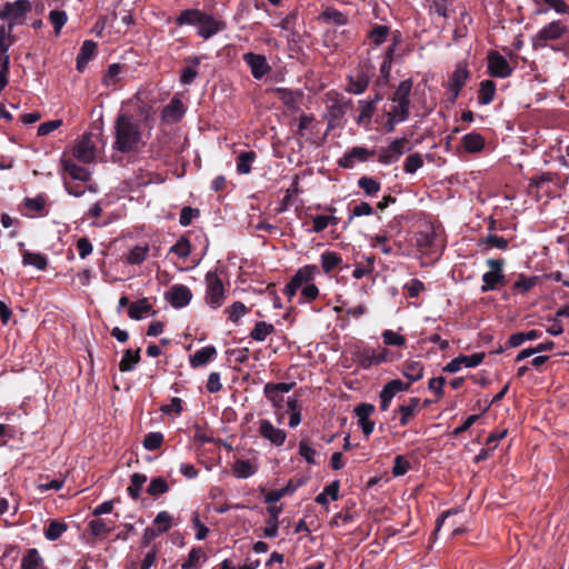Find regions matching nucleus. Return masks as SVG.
Segmentation results:
<instances>
[{"label":"nucleus","instance_id":"60","mask_svg":"<svg viewBox=\"0 0 569 569\" xmlns=\"http://www.w3.org/2000/svg\"><path fill=\"white\" fill-rule=\"evenodd\" d=\"M226 312L229 315L228 319L232 322H237L242 316L249 312V308L241 301H234Z\"/></svg>","mask_w":569,"mask_h":569},{"label":"nucleus","instance_id":"56","mask_svg":"<svg viewBox=\"0 0 569 569\" xmlns=\"http://www.w3.org/2000/svg\"><path fill=\"white\" fill-rule=\"evenodd\" d=\"M201 558H206V555L201 547H193L188 555V559L181 565L182 569H194L197 568Z\"/></svg>","mask_w":569,"mask_h":569},{"label":"nucleus","instance_id":"63","mask_svg":"<svg viewBox=\"0 0 569 569\" xmlns=\"http://www.w3.org/2000/svg\"><path fill=\"white\" fill-rule=\"evenodd\" d=\"M507 69L508 62L502 56L491 53L488 57V71H508Z\"/></svg>","mask_w":569,"mask_h":569},{"label":"nucleus","instance_id":"23","mask_svg":"<svg viewBox=\"0 0 569 569\" xmlns=\"http://www.w3.org/2000/svg\"><path fill=\"white\" fill-rule=\"evenodd\" d=\"M267 511L269 513V518L267 520V526L263 529V536L266 538H276L278 536L279 516L282 512V507L281 506H268Z\"/></svg>","mask_w":569,"mask_h":569},{"label":"nucleus","instance_id":"2","mask_svg":"<svg viewBox=\"0 0 569 569\" xmlns=\"http://www.w3.org/2000/svg\"><path fill=\"white\" fill-rule=\"evenodd\" d=\"M142 142V132L136 117L127 111L120 112L114 122L112 148L121 153L136 151Z\"/></svg>","mask_w":569,"mask_h":569},{"label":"nucleus","instance_id":"53","mask_svg":"<svg viewBox=\"0 0 569 569\" xmlns=\"http://www.w3.org/2000/svg\"><path fill=\"white\" fill-rule=\"evenodd\" d=\"M234 473L238 478H249L257 472V468L249 460H237L233 466Z\"/></svg>","mask_w":569,"mask_h":569},{"label":"nucleus","instance_id":"12","mask_svg":"<svg viewBox=\"0 0 569 569\" xmlns=\"http://www.w3.org/2000/svg\"><path fill=\"white\" fill-rule=\"evenodd\" d=\"M258 432L264 440L269 441L272 446L281 447L287 439V432L283 429L274 427L268 419H260L258 421Z\"/></svg>","mask_w":569,"mask_h":569},{"label":"nucleus","instance_id":"61","mask_svg":"<svg viewBox=\"0 0 569 569\" xmlns=\"http://www.w3.org/2000/svg\"><path fill=\"white\" fill-rule=\"evenodd\" d=\"M46 201H47L46 194L41 193L34 198H29V197L24 198L23 204H24L26 209L40 213L44 209Z\"/></svg>","mask_w":569,"mask_h":569},{"label":"nucleus","instance_id":"36","mask_svg":"<svg viewBox=\"0 0 569 569\" xmlns=\"http://www.w3.org/2000/svg\"><path fill=\"white\" fill-rule=\"evenodd\" d=\"M469 73H452V77L449 79L448 89L451 93L449 101L455 102L460 94V91L466 84L467 78Z\"/></svg>","mask_w":569,"mask_h":569},{"label":"nucleus","instance_id":"33","mask_svg":"<svg viewBox=\"0 0 569 569\" xmlns=\"http://www.w3.org/2000/svg\"><path fill=\"white\" fill-rule=\"evenodd\" d=\"M22 264L23 266H33L38 270H46L48 267V258L47 256L40 252H31L29 250L22 251Z\"/></svg>","mask_w":569,"mask_h":569},{"label":"nucleus","instance_id":"59","mask_svg":"<svg viewBox=\"0 0 569 569\" xmlns=\"http://www.w3.org/2000/svg\"><path fill=\"white\" fill-rule=\"evenodd\" d=\"M410 469H411V463L408 461V459L405 456L398 455L395 457L393 467H392L393 477L405 476Z\"/></svg>","mask_w":569,"mask_h":569},{"label":"nucleus","instance_id":"13","mask_svg":"<svg viewBox=\"0 0 569 569\" xmlns=\"http://www.w3.org/2000/svg\"><path fill=\"white\" fill-rule=\"evenodd\" d=\"M73 157L83 163H90L96 158V142L92 133H86L73 147Z\"/></svg>","mask_w":569,"mask_h":569},{"label":"nucleus","instance_id":"14","mask_svg":"<svg viewBox=\"0 0 569 569\" xmlns=\"http://www.w3.org/2000/svg\"><path fill=\"white\" fill-rule=\"evenodd\" d=\"M295 382H268L263 388L264 397L272 402L274 408H281L283 402V393L289 392L293 387Z\"/></svg>","mask_w":569,"mask_h":569},{"label":"nucleus","instance_id":"46","mask_svg":"<svg viewBox=\"0 0 569 569\" xmlns=\"http://www.w3.org/2000/svg\"><path fill=\"white\" fill-rule=\"evenodd\" d=\"M203 12L197 9H187L183 10L179 17L176 19V23L178 26L183 24H199L200 19L202 18Z\"/></svg>","mask_w":569,"mask_h":569},{"label":"nucleus","instance_id":"54","mask_svg":"<svg viewBox=\"0 0 569 569\" xmlns=\"http://www.w3.org/2000/svg\"><path fill=\"white\" fill-rule=\"evenodd\" d=\"M148 252V246H136L129 251L127 262L130 264H140L146 260Z\"/></svg>","mask_w":569,"mask_h":569},{"label":"nucleus","instance_id":"27","mask_svg":"<svg viewBox=\"0 0 569 569\" xmlns=\"http://www.w3.org/2000/svg\"><path fill=\"white\" fill-rule=\"evenodd\" d=\"M420 399L417 397L410 398L407 405H401L398 407V412L400 415L399 423L401 427H406L409 425L410 420L417 412L419 407Z\"/></svg>","mask_w":569,"mask_h":569},{"label":"nucleus","instance_id":"30","mask_svg":"<svg viewBox=\"0 0 569 569\" xmlns=\"http://www.w3.org/2000/svg\"><path fill=\"white\" fill-rule=\"evenodd\" d=\"M97 43L92 40H86L77 57V69L81 71L87 67L89 60H91L96 53Z\"/></svg>","mask_w":569,"mask_h":569},{"label":"nucleus","instance_id":"28","mask_svg":"<svg viewBox=\"0 0 569 569\" xmlns=\"http://www.w3.org/2000/svg\"><path fill=\"white\" fill-rule=\"evenodd\" d=\"M21 569H49L36 548L28 549L21 560Z\"/></svg>","mask_w":569,"mask_h":569},{"label":"nucleus","instance_id":"5","mask_svg":"<svg viewBox=\"0 0 569 569\" xmlns=\"http://www.w3.org/2000/svg\"><path fill=\"white\" fill-rule=\"evenodd\" d=\"M411 150L410 141L407 137L397 138L386 148L377 150L378 162L389 166L399 161L401 156Z\"/></svg>","mask_w":569,"mask_h":569},{"label":"nucleus","instance_id":"43","mask_svg":"<svg viewBox=\"0 0 569 569\" xmlns=\"http://www.w3.org/2000/svg\"><path fill=\"white\" fill-rule=\"evenodd\" d=\"M412 89V81L410 79L403 80L398 86L393 93L392 102H402L410 106L409 96Z\"/></svg>","mask_w":569,"mask_h":569},{"label":"nucleus","instance_id":"40","mask_svg":"<svg viewBox=\"0 0 569 569\" xmlns=\"http://www.w3.org/2000/svg\"><path fill=\"white\" fill-rule=\"evenodd\" d=\"M359 110L360 113L357 118L358 124H367L371 121L373 112L376 110V101L375 100H360L359 101Z\"/></svg>","mask_w":569,"mask_h":569},{"label":"nucleus","instance_id":"55","mask_svg":"<svg viewBox=\"0 0 569 569\" xmlns=\"http://www.w3.org/2000/svg\"><path fill=\"white\" fill-rule=\"evenodd\" d=\"M88 528L90 533L94 538H99L106 533H109L111 531V527L108 526L107 521L104 519L98 518L93 519L88 523Z\"/></svg>","mask_w":569,"mask_h":569},{"label":"nucleus","instance_id":"18","mask_svg":"<svg viewBox=\"0 0 569 569\" xmlns=\"http://www.w3.org/2000/svg\"><path fill=\"white\" fill-rule=\"evenodd\" d=\"M558 176L557 173L552 172H542L539 176H535L530 178L529 184H528V191L529 193L543 191L546 194H549L551 192L549 188V183L555 182L557 180Z\"/></svg>","mask_w":569,"mask_h":569},{"label":"nucleus","instance_id":"39","mask_svg":"<svg viewBox=\"0 0 569 569\" xmlns=\"http://www.w3.org/2000/svg\"><path fill=\"white\" fill-rule=\"evenodd\" d=\"M146 481L147 476L140 472H134L130 477V486L127 488V491L131 499L137 500L140 498L141 490Z\"/></svg>","mask_w":569,"mask_h":569},{"label":"nucleus","instance_id":"15","mask_svg":"<svg viewBox=\"0 0 569 569\" xmlns=\"http://www.w3.org/2000/svg\"><path fill=\"white\" fill-rule=\"evenodd\" d=\"M166 300L176 309L188 306L192 299L191 290L184 284H173L164 295Z\"/></svg>","mask_w":569,"mask_h":569},{"label":"nucleus","instance_id":"9","mask_svg":"<svg viewBox=\"0 0 569 569\" xmlns=\"http://www.w3.org/2000/svg\"><path fill=\"white\" fill-rule=\"evenodd\" d=\"M413 241L422 254H435L438 252L437 233L431 224L425 227L413 234Z\"/></svg>","mask_w":569,"mask_h":569},{"label":"nucleus","instance_id":"44","mask_svg":"<svg viewBox=\"0 0 569 569\" xmlns=\"http://www.w3.org/2000/svg\"><path fill=\"white\" fill-rule=\"evenodd\" d=\"M274 331V327L266 321L256 322L250 332V337L256 341H264L266 338Z\"/></svg>","mask_w":569,"mask_h":569},{"label":"nucleus","instance_id":"3","mask_svg":"<svg viewBox=\"0 0 569 569\" xmlns=\"http://www.w3.org/2000/svg\"><path fill=\"white\" fill-rule=\"evenodd\" d=\"M425 366L419 360H407L401 365V373L408 379L407 382L400 379H392L387 382L380 391V409L387 411L391 400L398 392L408 391L411 385L423 377Z\"/></svg>","mask_w":569,"mask_h":569},{"label":"nucleus","instance_id":"24","mask_svg":"<svg viewBox=\"0 0 569 569\" xmlns=\"http://www.w3.org/2000/svg\"><path fill=\"white\" fill-rule=\"evenodd\" d=\"M184 114V106L178 98H173L163 109L161 117L167 122H178Z\"/></svg>","mask_w":569,"mask_h":569},{"label":"nucleus","instance_id":"49","mask_svg":"<svg viewBox=\"0 0 569 569\" xmlns=\"http://www.w3.org/2000/svg\"><path fill=\"white\" fill-rule=\"evenodd\" d=\"M243 60L250 67L251 71H267L268 69L266 57L262 54L248 52L243 54Z\"/></svg>","mask_w":569,"mask_h":569},{"label":"nucleus","instance_id":"29","mask_svg":"<svg viewBox=\"0 0 569 569\" xmlns=\"http://www.w3.org/2000/svg\"><path fill=\"white\" fill-rule=\"evenodd\" d=\"M141 349L137 348L136 350L127 349L123 352V356L119 362V370L121 372H129L134 369V367L140 362L141 356H140Z\"/></svg>","mask_w":569,"mask_h":569},{"label":"nucleus","instance_id":"22","mask_svg":"<svg viewBox=\"0 0 569 569\" xmlns=\"http://www.w3.org/2000/svg\"><path fill=\"white\" fill-rule=\"evenodd\" d=\"M11 31L12 29H10V27H0V71H8L9 69V56L7 51L12 43Z\"/></svg>","mask_w":569,"mask_h":569},{"label":"nucleus","instance_id":"16","mask_svg":"<svg viewBox=\"0 0 569 569\" xmlns=\"http://www.w3.org/2000/svg\"><path fill=\"white\" fill-rule=\"evenodd\" d=\"M485 357V352H477L470 356L460 355L448 362L442 370L445 372L455 373L458 372L462 366L466 368H475L483 361Z\"/></svg>","mask_w":569,"mask_h":569},{"label":"nucleus","instance_id":"7","mask_svg":"<svg viewBox=\"0 0 569 569\" xmlns=\"http://www.w3.org/2000/svg\"><path fill=\"white\" fill-rule=\"evenodd\" d=\"M486 264L490 268L489 271L482 274L481 292L496 290L500 284L506 282L503 273L505 260L503 259H488Z\"/></svg>","mask_w":569,"mask_h":569},{"label":"nucleus","instance_id":"42","mask_svg":"<svg viewBox=\"0 0 569 569\" xmlns=\"http://www.w3.org/2000/svg\"><path fill=\"white\" fill-rule=\"evenodd\" d=\"M257 154L254 151L241 152L237 158V171L241 174L251 172V163L256 160Z\"/></svg>","mask_w":569,"mask_h":569},{"label":"nucleus","instance_id":"51","mask_svg":"<svg viewBox=\"0 0 569 569\" xmlns=\"http://www.w3.org/2000/svg\"><path fill=\"white\" fill-rule=\"evenodd\" d=\"M358 187L361 190H363V192L367 196H370V197L377 194L381 189V184L379 181H377L376 179H373L371 177H367V176H362L361 178H359Z\"/></svg>","mask_w":569,"mask_h":569},{"label":"nucleus","instance_id":"31","mask_svg":"<svg viewBox=\"0 0 569 569\" xmlns=\"http://www.w3.org/2000/svg\"><path fill=\"white\" fill-rule=\"evenodd\" d=\"M462 146L467 152H480L485 148V139L478 132H470L462 137Z\"/></svg>","mask_w":569,"mask_h":569},{"label":"nucleus","instance_id":"41","mask_svg":"<svg viewBox=\"0 0 569 569\" xmlns=\"http://www.w3.org/2000/svg\"><path fill=\"white\" fill-rule=\"evenodd\" d=\"M318 19L336 26H343L348 21L347 16L335 8H327L320 13Z\"/></svg>","mask_w":569,"mask_h":569},{"label":"nucleus","instance_id":"20","mask_svg":"<svg viewBox=\"0 0 569 569\" xmlns=\"http://www.w3.org/2000/svg\"><path fill=\"white\" fill-rule=\"evenodd\" d=\"M224 28V23L214 20L211 16L203 13L202 18L198 24V33L200 37L208 39L222 30Z\"/></svg>","mask_w":569,"mask_h":569},{"label":"nucleus","instance_id":"34","mask_svg":"<svg viewBox=\"0 0 569 569\" xmlns=\"http://www.w3.org/2000/svg\"><path fill=\"white\" fill-rule=\"evenodd\" d=\"M542 337V331L531 329L527 332L512 333L508 339V347L517 348L520 347L527 340H536Z\"/></svg>","mask_w":569,"mask_h":569},{"label":"nucleus","instance_id":"19","mask_svg":"<svg viewBox=\"0 0 569 569\" xmlns=\"http://www.w3.org/2000/svg\"><path fill=\"white\" fill-rule=\"evenodd\" d=\"M61 164L63 168V171L67 172L73 180L88 182L91 179V172L81 167L78 166L73 159L71 158H62Z\"/></svg>","mask_w":569,"mask_h":569},{"label":"nucleus","instance_id":"64","mask_svg":"<svg viewBox=\"0 0 569 569\" xmlns=\"http://www.w3.org/2000/svg\"><path fill=\"white\" fill-rule=\"evenodd\" d=\"M163 442V435L161 432H149L144 436L143 446L147 450H157Z\"/></svg>","mask_w":569,"mask_h":569},{"label":"nucleus","instance_id":"8","mask_svg":"<svg viewBox=\"0 0 569 569\" xmlns=\"http://www.w3.org/2000/svg\"><path fill=\"white\" fill-rule=\"evenodd\" d=\"M32 9L30 0H17L12 3L7 2L0 11V18L8 19L10 29L14 24L21 23L28 12Z\"/></svg>","mask_w":569,"mask_h":569},{"label":"nucleus","instance_id":"21","mask_svg":"<svg viewBox=\"0 0 569 569\" xmlns=\"http://www.w3.org/2000/svg\"><path fill=\"white\" fill-rule=\"evenodd\" d=\"M138 100V111L139 114L136 118V121L139 126L143 124L144 127L151 128L154 121L156 108L152 104H147L141 98V93H137Z\"/></svg>","mask_w":569,"mask_h":569},{"label":"nucleus","instance_id":"10","mask_svg":"<svg viewBox=\"0 0 569 569\" xmlns=\"http://www.w3.org/2000/svg\"><path fill=\"white\" fill-rule=\"evenodd\" d=\"M376 149H367L365 147H353L338 159L337 164L343 169H352L356 161L367 162L376 154Z\"/></svg>","mask_w":569,"mask_h":569},{"label":"nucleus","instance_id":"45","mask_svg":"<svg viewBox=\"0 0 569 569\" xmlns=\"http://www.w3.org/2000/svg\"><path fill=\"white\" fill-rule=\"evenodd\" d=\"M537 282L538 278L536 276L526 277L525 274L520 273L518 279L512 284V290L525 295L530 291L537 284Z\"/></svg>","mask_w":569,"mask_h":569},{"label":"nucleus","instance_id":"58","mask_svg":"<svg viewBox=\"0 0 569 569\" xmlns=\"http://www.w3.org/2000/svg\"><path fill=\"white\" fill-rule=\"evenodd\" d=\"M276 93L278 94V98L283 102V104L289 108L293 109L297 106V96L298 93L287 89V88H277Z\"/></svg>","mask_w":569,"mask_h":569},{"label":"nucleus","instance_id":"62","mask_svg":"<svg viewBox=\"0 0 569 569\" xmlns=\"http://www.w3.org/2000/svg\"><path fill=\"white\" fill-rule=\"evenodd\" d=\"M153 525L157 526L156 529H158L161 533H164L171 528L172 517L168 511H160L156 516Z\"/></svg>","mask_w":569,"mask_h":569},{"label":"nucleus","instance_id":"11","mask_svg":"<svg viewBox=\"0 0 569 569\" xmlns=\"http://www.w3.org/2000/svg\"><path fill=\"white\" fill-rule=\"evenodd\" d=\"M328 110L330 121L340 120L347 111L352 107L351 99H346L343 96L336 91L327 93Z\"/></svg>","mask_w":569,"mask_h":569},{"label":"nucleus","instance_id":"52","mask_svg":"<svg viewBox=\"0 0 569 569\" xmlns=\"http://www.w3.org/2000/svg\"><path fill=\"white\" fill-rule=\"evenodd\" d=\"M192 247L190 240L186 236H181L179 240L170 248V252L177 254L179 258L186 259L190 256Z\"/></svg>","mask_w":569,"mask_h":569},{"label":"nucleus","instance_id":"35","mask_svg":"<svg viewBox=\"0 0 569 569\" xmlns=\"http://www.w3.org/2000/svg\"><path fill=\"white\" fill-rule=\"evenodd\" d=\"M68 530V525L63 521H59L56 519L49 520L47 527L44 528V537L49 541L58 540L66 531Z\"/></svg>","mask_w":569,"mask_h":569},{"label":"nucleus","instance_id":"17","mask_svg":"<svg viewBox=\"0 0 569 569\" xmlns=\"http://www.w3.org/2000/svg\"><path fill=\"white\" fill-rule=\"evenodd\" d=\"M567 31V27L561 21H552L539 30L535 37V44L543 46L549 40L560 39Z\"/></svg>","mask_w":569,"mask_h":569},{"label":"nucleus","instance_id":"57","mask_svg":"<svg viewBox=\"0 0 569 569\" xmlns=\"http://www.w3.org/2000/svg\"><path fill=\"white\" fill-rule=\"evenodd\" d=\"M49 20L54 28L56 34L58 36L60 33L61 29L63 28V26L67 23L68 16L62 10L53 9L49 13Z\"/></svg>","mask_w":569,"mask_h":569},{"label":"nucleus","instance_id":"48","mask_svg":"<svg viewBox=\"0 0 569 569\" xmlns=\"http://www.w3.org/2000/svg\"><path fill=\"white\" fill-rule=\"evenodd\" d=\"M169 489L170 487L163 477H154L151 479L147 488V493L150 495L151 497H159L168 492Z\"/></svg>","mask_w":569,"mask_h":569},{"label":"nucleus","instance_id":"37","mask_svg":"<svg viewBox=\"0 0 569 569\" xmlns=\"http://www.w3.org/2000/svg\"><path fill=\"white\" fill-rule=\"evenodd\" d=\"M320 260L323 272L328 274L341 264L342 257L338 252L327 250L321 253Z\"/></svg>","mask_w":569,"mask_h":569},{"label":"nucleus","instance_id":"38","mask_svg":"<svg viewBox=\"0 0 569 569\" xmlns=\"http://www.w3.org/2000/svg\"><path fill=\"white\" fill-rule=\"evenodd\" d=\"M152 309L147 298L131 302L128 308V316L133 320H141Z\"/></svg>","mask_w":569,"mask_h":569},{"label":"nucleus","instance_id":"50","mask_svg":"<svg viewBox=\"0 0 569 569\" xmlns=\"http://www.w3.org/2000/svg\"><path fill=\"white\" fill-rule=\"evenodd\" d=\"M425 164L422 154L419 152L410 153L403 162V171L409 174L416 173Z\"/></svg>","mask_w":569,"mask_h":569},{"label":"nucleus","instance_id":"1","mask_svg":"<svg viewBox=\"0 0 569 569\" xmlns=\"http://www.w3.org/2000/svg\"><path fill=\"white\" fill-rule=\"evenodd\" d=\"M389 33V27L382 24L375 26L369 31L368 39L372 47L368 50L367 69L389 71L392 67L400 66L403 54L396 53V46L401 40V33L399 31L393 33L391 46H389L383 53L379 52V46L387 41Z\"/></svg>","mask_w":569,"mask_h":569},{"label":"nucleus","instance_id":"4","mask_svg":"<svg viewBox=\"0 0 569 569\" xmlns=\"http://www.w3.org/2000/svg\"><path fill=\"white\" fill-rule=\"evenodd\" d=\"M206 302L212 309H218L222 306L226 299V289L222 280L218 276V271L210 270L206 274Z\"/></svg>","mask_w":569,"mask_h":569},{"label":"nucleus","instance_id":"25","mask_svg":"<svg viewBox=\"0 0 569 569\" xmlns=\"http://www.w3.org/2000/svg\"><path fill=\"white\" fill-rule=\"evenodd\" d=\"M217 356V349L214 346H206L194 352L190 357V365L192 368H198L212 361Z\"/></svg>","mask_w":569,"mask_h":569},{"label":"nucleus","instance_id":"6","mask_svg":"<svg viewBox=\"0 0 569 569\" xmlns=\"http://www.w3.org/2000/svg\"><path fill=\"white\" fill-rule=\"evenodd\" d=\"M320 273L318 266L316 264H306L299 268L296 273L292 276L290 281L286 284L283 289V293L291 299L296 296L298 289L310 283L315 280L316 276Z\"/></svg>","mask_w":569,"mask_h":569},{"label":"nucleus","instance_id":"26","mask_svg":"<svg viewBox=\"0 0 569 569\" xmlns=\"http://www.w3.org/2000/svg\"><path fill=\"white\" fill-rule=\"evenodd\" d=\"M369 81L368 73H349L347 90L356 94L362 93L367 89Z\"/></svg>","mask_w":569,"mask_h":569},{"label":"nucleus","instance_id":"47","mask_svg":"<svg viewBox=\"0 0 569 569\" xmlns=\"http://www.w3.org/2000/svg\"><path fill=\"white\" fill-rule=\"evenodd\" d=\"M508 240L503 237L495 233H489L486 238L481 239L480 246H483V251L490 250L491 248H498L506 250L508 248Z\"/></svg>","mask_w":569,"mask_h":569},{"label":"nucleus","instance_id":"32","mask_svg":"<svg viewBox=\"0 0 569 569\" xmlns=\"http://www.w3.org/2000/svg\"><path fill=\"white\" fill-rule=\"evenodd\" d=\"M496 82L493 80H483L479 84L478 101L480 104H489L493 101L496 94Z\"/></svg>","mask_w":569,"mask_h":569}]
</instances>
